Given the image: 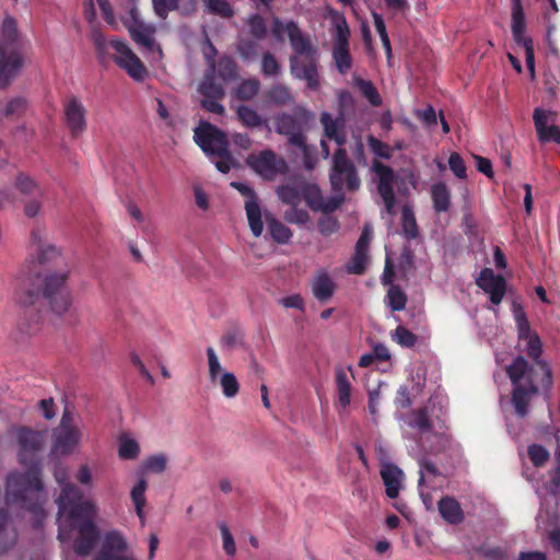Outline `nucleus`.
Masks as SVG:
<instances>
[{"instance_id":"nucleus-1","label":"nucleus","mask_w":560,"mask_h":560,"mask_svg":"<svg viewBox=\"0 0 560 560\" xmlns=\"http://www.w3.org/2000/svg\"><path fill=\"white\" fill-rule=\"evenodd\" d=\"M512 313L517 328L518 350L534 361L528 362L518 355L508 368L509 377L513 384L512 404L518 417L528 412L532 398L542 389L549 393L552 386V374L549 364L540 359L542 343L535 330L530 328L523 306L514 301Z\"/></svg>"},{"instance_id":"nucleus-2","label":"nucleus","mask_w":560,"mask_h":560,"mask_svg":"<svg viewBox=\"0 0 560 560\" xmlns=\"http://www.w3.org/2000/svg\"><path fill=\"white\" fill-rule=\"evenodd\" d=\"M54 475L61 486L57 499L58 539L66 544L74 532L72 548L77 555L85 557L91 553L98 539V529L94 522L98 508L93 500L84 498L82 491L69 482L66 468L56 467Z\"/></svg>"},{"instance_id":"nucleus-3","label":"nucleus","mask_w":560,"mask_h":560,"mask_svg":"<svg viewBox=\"0 0 560 560\" xmlns=\"http://www.w3.org/2000/svg\"><path fill=\"white\" fill-rule=\"evenodd\" d=\"M20 445L19 459L22 464L30 463L23 474L12 472L7 480V500L9 504L20 503L21 508L30 510L36 517H44L43 505L46 493L40 480V469L35 460L36 454L45 444L46 431H35L21 427L15 430Z\"/></svg>"},{"instance_id":"nucleus-4","label":"nucleus","mask_w":560,"mask_h":560,"mask_svg":"<svg viewBox=\"0 0 560 560\" xmlns=\"http://www.w3.org/2000/svg\"><path fill=\"white\" fill-rule=\"evenodd\" d=\"M194 139L221 173L225 174L236 165L229 152L225 135L218 128L210 124L200 125L195 129Z\"/></svg>"},{"instance_id":"nucleus-5","label":"nucleus","mask_w":560,"mask_h":560,"mask_svg":"<svg viewBox=\"0 0 560 560\" xmlns=\"http://www.w3.org/2000/svg\"><path fill=\"white\" fill-rule=\"evenodd\" d=\"M127 4L128 10L120 15V20L129 36L145 52L151 54L154 60H160L163 54L154 38L156 26L141 18L136 0H127Z\"/></svg>"},{"instance_id":"nucleus-6","label":"nucleus","mask_w":560,"mask_h":560,"mask_svg":"<svg viewBox=\"0 0 560 560\" xmlns=\"http://www.w3.org/2000/svg\"><path fill=\"white\" fill-rule=\"evenodd\" d=\"M22 65L16 21L5 16L0 28V88L8 84Z\"/></svg>"},{"instance_id":"nucleus-7","label":"nucleus","mask_w":560,"mask_h":560,"mask_svg":"<svg viewBox=\"0 0 560 560\" xmlns=\"http://www.w3.org/2000/svg\"><path fill=\"white\" fill-rule=\"evenodd\" d=\"M69 271L51 272L46 275L43 282V295L47 300L49 310L57 316L70 312L73 296L67 287Z\"/></svg>"},{"instance_id":"nucleus-8","label":"nucleus","mask_w":560,"mask_h":560,"mask_svg":"<svg viewBox=\"0 0 560 560\" xmlns=\"http://www.w3.org/2000/svg\"><path fill=\"white\" fill-rule=\"evenodd\" d=\"M46 228L40 224H34L30 231L27 242V257L28 265H45L60 256V249L49 243L46 238Z\"/></svg>"},{"instance_id":"nucleus-9","label":"nucleus","mask_w":560,"mask_h":560,"mask_svg":"<svg viewBox=\"0 0 560 560\" xmlns=\"http://www.w3.org/2000/svg\"><path fill=\"white\" fill-rule=\"evenodd\" d=\"M332 37L331 54L335 66L341 74H346L352 67V57L349 47L350 28L342 15L334 18Z\"/></svg>"},{"instance_id":"nucleus-10","label":"nucleus","mask_w":560,"mask_h":560,"mask_svg":"<svg viewBox=\"0 0 560 560\" xmlns=\"http://www.w3.org/2000/svg\"><path fill=\"white\" fill-rule=\"evenodd\" d=\"M330 183L336 191L343 189L355 190L360 186L355 167L341 148H338L334 154Z\"/></svg>"},{"instance_id":"nucleus-11","label":"nucleus","mask_w":560,"mask_h":560,"mask_svg":"<svg viewBox=\"0 0 560 560\" xmlns=\"http://www.w3.org/2000/svg\"><path fill=\"white\" fill-rule=\"evenodd\" d=\"M277 195L284 203L295 207L304 198L308 206L315 210L322 207V197L316 185L306 184L303 180H295L278 187Z\"/></svg>"},{"instance_id":"nucleus-12","label":"nucleus","mask_w":560,"mask_h":560,"mask_svg":"<svg viewBox=\"0 0 560 560\" xmlns=\"http://www.w3.org/2000/svg\"><path fill=\"white\" fill-rule=\"evenodd\" d=\"M108 45L115 51L113 55L115 62L124 69L130 78L138 82L145 80L148 70L139 57L131 50L127 42L113 38Z\"/></svg>"},{"instance_id":"nucleus-13","label":"nucleus","mask_w":560,"mask_h":560,"mask_svg":"<svg viewBox=\"0 0 560 560\" xmlns=\"http://www.w3.org/2000/svg\"><path fill=\"white\" fill-rule=\"evenodd\" d=\"M247 164L255 173L267 180L275 179L288 170L287 162L270 150L248 155Z\"/></svg>"},{"instance_id":"nucleus-14","label":"nucleus","mask_w":560,"mask_h":560,"mask_svg":"<svg viewBox=\"0 0 560 560\" xmlns=\"http://www.w3.org/2000/svg\"><path fill=\"white\" fill-rule=\"evenodd\" d=\"M81 439V429L73 424L71 413L65 411L59 427L55 430L54 452L63 455L70 454L79 446Z\"/></svg>"},{"instance_id":"nucleus-15","label":"nucleus","mask_w":560,"mask_h":560,"mask_svg":"<svg viewBox=\"0 0 560 560\" xmlns=\"http://www.w3.org/2000/svg\"><path fill=\"white\" fill-rule=\"evenodd\" d=\"M290 72L293 78L303 80L311 90L319 88L318 52L308 56H292Z\"/></svg>"},{"instance_id":"nucleus-16","label":"nucleus","mask_w":560,"mask_h":560,"mask_svg":"<svg viewBox=\"0 0 560 560\" xmlns=\"http://www.w3.org/2000/svg\"><path fill=\"white\" fill-rule=\"evenodd\" d=\"M372 171L375 173V180L377 183V190L382 197L386 213L393 217L396 212V199L394 194V172L390 167L382 164L381 162H374Z\"/></svg>"},{"instance_id":"nucleus-17","label":"nucleus","mask_w":560,"mask_h":560,"mask_svg":"<svg viewBox=\"0 0 560 560\" xmlns=\"http://www.w3.org/2000/svg\"><path fill=\"white\" fill-rule=\"evenodd\" d=\"M231 186L246 198L245 210L250 231L254 236H260L264 231L262 213L254 189L249 185L241 182H233Z\"/></svg>"},{"instance_id":"nucleus-18","label":"nucleus","mask_w":560,"mask_h":560,"mask_svg":"<svg viewBox=\"0 0 560 560\" xmlns=\"http://www.w3.org/2000/svg\"><path fill=\"white\" fill-rule=\"evenodd\" d=\"M128 544L119 530H108L103 537L101 550L93 560H136L126 552Z\"/></svg>"},{"instance_id":"nucleus-19","label":"nucleus","mask_w":560,"mask_h":560,"mask_svg":"<svg viewBox=\"0 0 560 560\" xmlns=\"http://www.w3.org/2000/svg\"><path fill=\"white\" fill-rule=\"evenodd\" d=\"M86 108L79 97L71 96L65 102V124L73 138L80 137L86 130Z\"/></svg>"},{"instance_id":"nucleus-20","label":"nucleus","mask_w":560,"mask_h":560,"mask_svg":"<svg viewBox=\"0 0 560 560\" xmlns=\"http://www.w3.org/2000/svg\"><path fill=\"white\" fill-rule=\"evenodd\" d=\"M276 130L289 137V142L302 150L305 160V166L312 168L313 165L310 162V155L313 151L306 142L303 133L299 130V126L295 119L288 114H281L276 118Z\"/></svg>"},{"instance_id":"nucleus-21","label":"nucleus","mask_w":560,"mask_h":560,"mask_svg":"<svg viewBox=\"0 0 560 560\" xmlns=\"http://www.w3.org/2000/svg\"><path fill=\"white\" fill-rule=\"evenodd\" d=\"M281 28L287 33L291 47L294 51L293 56H308L317 54V48L311 43L310 38L302 34L301 30L294 22H288L282 25L279 20L275 21L273 33H280Z\"/></svg>"},{"instance_id":"nucleus-22","label":"nucleus","mask_w":560,"mask_h":560,"mask_svg":"<svg viewBox=\"0 0 560 560\" xmlns=\"http://www.w3.org/2000/svg\"><path fill=\"white\" fill-rule=\"evenodd\" d=\"M476 282L490 296L493 305L501 303L506 289V281L503 277L495 275L490 268H485L480 271Z\"/></svg>"},{"instance_id":"nucleus-23","label":"nucleus","mask_w":560,"mask_h":560,"mask_svg":"<svg viewBox=\"0 0 560 560\" xmlns=\"http://www.w3.org/2000/svg\"><path fill=\"white\" fill-rule=\"evenodd\" d=\"M421 450H411L413 456L417 458V462L419 464V481H418V488H419V494L428 510L432 508V499L429 493L424 491V486L427 480L430 479V477H435L439 475L438 468L427 460L423 454H421V451L427 452L428 448L421 443L419 445ZM432 447L429 448V452H434Z\"/></svg>"},{"instance_id":"nucleus-24","label":"nucleus","mask_w":560,"mask_h":560,"mask_svg":"<svg viewBox=\"0 0 560 560\" xmlns=\"http://www.w3.org/2000/svg\"><path fill=\"white\" fill-rule=\"evenodd\" d=\"M199 92L207 97L201 102L207 110L219 115L224 113V107L217 102L218 98L223 97L224 90L221 84L214 81L212 74L205 75L203 81L199 85Z\"/></svg>"},{"instance_id":"nucleus-25","label":"nucleus","mask_w":560,"mask_h":560,"mask_svg":"<svg viewBox=\"0 0 560 560\" xmlns=\"http://www.w3.org/2000/svg\"><path fill=\"white\" fill-rule=\"evenodd\" d=\"M381 476L385 485L386 494L390 499L399 495L405 480L404 471L392 463H382Z\"/></svg>"},{"instance_id":"nucleus-26","label":"nucleus","mask_w":560,"mask_h":560,"mask_svg":"<svg viewBox=\"0 0 560 560\" xmlns=\"http://www.w3.org/2000/svg\"><path fill=\"white\" fill-rule=\"evenodd\" d=\"M311 290L317 301L326 303L332 298L336 283L327 270L320 269L316 271L311 281Z\"/></svg>"},{"instance_id":"nucleus-27","label":"nucleus","mask_w":560,"mask_h":560,"mask_svg":"<svg viewBox=\"0 0 560 560\" xmlns=\"http://www.w3.org/2000/svg\"><path fill=\"white\" fill-rule=\"evenodd\" d=\"M337 388V406L346 410L351 404L352 384L350 377L343 369H337L335 372Z\"/></svg>"},{"instance_id":"nucleus-28","label":"nucleus","mask_w":560,"mask_h":560,"mask_svg":"<svg viewBox=\"0 0 560 560\" xmlns=\"http://www.w3.org/2000/svg\"><path fill=\"white\" fill-rule=\"evenodd\" d=\"M406 423L410 428L419 431V433L421 434V436H420L421 441L424 439L425 440L433 439V440H436L439 443L444 441V438L442 435H435V434L430 433V423H429V416H428L427 408L419 410L417 412H412L408 417Z\"/></svg>"},{"instance_id":"nucleus-29","label":"nucleus","mask_w":560,"mask_h":560,"mask_svg":"<svg viewBox=\"0 0 560 560\" xmlns=\"http://www.w3.org/2000/svg\"><path fill=\"white\" fill-rule=\"evenodd\" d=\"M320 122L324 127L325 137L334 140L340 148L346 142V135L342 130L343 119H334L330 114L324 112L320 115Z\"/></svg>"},{"instance_id":"nucleus-30","label":"nucleus","mask_w":560,"mask_h":560,"mask_svg":"<svg viewBox=\"0 0 560 560\" xmlns=\"http://www.w3.org/2000/svg\"><path fill=\"white\" fill-rule=\"evenodd\" d=\"M512 35L516 44L532 40L525 34V19L521 0H512Z\"/></svg>"},{"instance_id":"nucleus-31","label":"nucleus","mask_w":560,"mask_h":560,"mask_svg":"<svg viewBox=\"0 0 560 560\" xmlns=\"http://www.w3.org/2000/svg\"><path fill=\"white\" fill-rule=\"evenodd\" d=\"M38 299L39 292L28 285L27 279H16V287L14 289V301L16 304L22 307H28L34 305Z\"/></svg>"},{"instance_id":"nucleus-32","label":"nucleus","mask_w":560,"mask_h":560,"mask_svg":"<svg viewBox=\"0 0 560 560\" xmlns=\"http://www.w3.org/2000/svg\"><path fill=\"white\" fill-rule=\"evenodd\" d=\"M237 78V66L230 57H222L215 63L214 81L223 86Z\"/></svg>"},{"instance_id":"nucleus-33","label":"nucleus","mask_w":560,"mask_h":560,"mask_svg":"<svg viewBox=\"0 0 560 560\" xmlns=\"http://www.w3.org/2000/svg\"><path fill=\"white\" fill-rule=\"evenodd\" d=\"M441 516L451 524H458L463 521L464 514L459 503L450 497L443 498L439 502Z\"/></svg>"},{"instance_id":"nucleus-34","label":"nucleus","mask_w":560,"mask_h":560,"mask_svg":"<svg viewBox=\"0 0 560 560\" xmlns=\"http://www.w3.org/2000/svg\"><path fill=\"white\" fill-rule=\"evenodd\" d=\"M431 198L436 212H446L451 205V192L446 184L438 182L431 186Z\"/></svg>"},{"instance_id":"nucleus-35","label":"nucleus","mask_w":560,"mask_h":560,"mask_svg":"<svg viewBox=\"0 0 560 560\" xmlns=\"http://www.w3.org/2000/svg\"><path fill=\"white\" fill-rule=\"evenodd\" d=\"M148 489V482L144 478H140L138 482L132 487L130 491V498L135 505L136 513L141 521V524H144L145 515H144V506L147 504L145 491Z\"/></svg>"},{"instance_id":"nucleus-36","label":"nucleus","mask_w":560,"mask_h":560,"mask_svg":"<svg viewBox=\"0 0 560 560\" xmlns=\"http://www.w3.org/2000/svg\"><path fill=\"white\" fill-rule=\"evenodd\" d=\"M16 530L10 525L8 515L0 511V555L8 551L16 541Z\"/></svg>"},{"instance_id":"nucleus-37","label":"nucleus","mask_w":560,"mask_h":560,"mask_svg":"<svg viewBox=\"0 0 560 560\" xmlns=\"http://www.w3.org/2000/svg\"><path fill=\"white\" fill-rule=\"evenodd\" d=\"M211 384L213 386H219L223 397L226 399L235 398L241 389V384L236 375L231 371L228 374H223Z\"/></svg>"},{"instance_id":"nucleus-38","label":"nucleus","mask_w":560,"mask_h":560,"mask_svg":"<svg viewBox=\"0 0 560 560\" xmlns=\"http://www.w3.org/2000/svg\"><path fill=\"white\" fill-rule=\"evenodd\" d=\"M265 221L268 232L276 242L287 244L291 240L292 232L290 229L273 218L270 213H265Z\"/></svg>"},{"instance_id":"nucleus-39","label":"nucleus","mask_w":560,"mask_h":560,"mask_svg":"<svg viewBox=\"0 0 560 560\" xmlns=\"http://www.w3.org/2000/svg\"><path fill=\"white\" fill-rule=\"evenodd\" d=\"M206 353L208 364V377L210 383L214 382L223 374H228L230 372L223 368L217 351L212 347L207 348Z\"/></svg>"},{"instance_id":"nucleus-40","label":"nucleus","mask_w":560,"mask_h":560,"mask_svg":"<svg viewBox=\"0 0 560 560\" xmlns=\"http://www.w3.org/2000/svg\"><path fill=\"white\" fill-rule=\"evenodd\" d=\"M140 454L139 443L131 436L124 434L118 441V455L122 459H135Z\"/></svg>"},{"instance_id":"nucleus-41","label":"nucleus","mask_w":560,"mask_h":560,"mask_svg":"<svg viewBox=\"0 0 560 560\" xmlns=\"http://www.w3.org/2000/svg\"><path fill=\"white\" fill-rule=\"evenodd\" d=\"M236 114L242 124L248 128H255L266 124V120H264L261 116L249 106H238Z\"/></svg>"},{"instance_id":"nucleus-42","label":"nucleus","mask_w":560,"mask_h":560,"mask_svg":"<svg viewBox=\"0 0 560 560\" xmlns=\"http://www.w3.org/2000/svg\"><path fill=\"white\" fill-rule=\"evenodd\" d=\"M556 113L550 110H544L540 108H536L534 112V122L538 133L539 139L546 138V130L550 126L551 122H555Z\"/></svg>"},{"instance_id":"nucleus-43","label":"nucleus","mask_w":560,"mask_h":560,"mask_svg":"<svg viewBox=\"0 0 560 560\" xmlns=\"http://www.w3.org/2000/svg\"><path fill=\"white\" fill-rule=\"evenodd\" d=\"M167 456L163 453L153 454L143 462V469L151 474H162L167 467Z\"/></svg>"},{"instance_id":"nucleus-44","label":"nucleus","mask_w":560,"mask_h":560,"mask_svg":"<svg viewBox=\"0 0 560 560\" xmlns=\"http://www.w3.org/2000/svg\"><path fill=\"white\" fill-rule=\"evenodd\" d=\"M207 11L221 18H231L234 10L228 0H203Z\"/></svg>"},{"instance_id":"nucleus-45","label":"nucleus","mask_w":560,"mask_h":560,"mask_svg":"<svg viewBox=\"0 0 560 560\" xmlns=\"http://www.w3.org/2000/svg\"><path fill=\"white\" fill-rule=\"evenodd\" d=\"M260 83L256 79H247L238 84L235 90V96L242 101L252 100L259 90Z\"/></svg>"},{"instance_id":"nucleus-46","label":"nucleus","mask_w":560,"mask_h":560,"mask_svg":"<svg viewBox=\"0 0 560 560\" xmlns=\"http://www.w3.org/2000/svg\"><path fill=\"white\" fill-rule=\"evenodd\" d=\"M402 220V230L408 238H415L418 235V228L416 223V218L413 215L412 210L405 206L401 212Z\"/></svg>"},{"instance_id":"nucleus-47","label":"nucleus","mask_w":560,"mask_h":560,"mask_svg":"<svg viewBox=\"0 0 560 560\" xmlns=\"http://www.w3.org/2000/svg\"><path fill=\"white\" fill-rule=\"evenodd\" d=\"M268 98L278 105H285L293 102L290 90L281 84H277L269 90Z\"/></svg>"},{"instance_id":"nucleus-48","label":"nucleus","mask_w":560,"mask_h":560,"mask_svg":"<svg viewBox=\"0 0 560 560\" xmlns=\"http://www.w3.org/2000/svg\"><path fill=\"white\" fill-rule=\"evenodd\" d=\"M392 339L405 348H411L416 345L417 336L406 327L399 325L393 332Z\"/></svg>"},{"instance_id":"nucleus-49","label":"nucleus","mask_w":560,"mask_h":560,"mask_svg":"<svg viewBox=\"0 0 560 560\" xmlns=\"http://www.w3.org/2000/svg\"><path fill=\"white\" fill-rule=\"evenodd\" d=\"M355 84L373 106L381 105L382 98L375 86L370 81L357 79Z\"/></svg>"},{"instance_id":"nucleus-50","label":"nucleus","mask_w":560,"mask_h":560,"mask_svg":"<svg viewBox=\"0 0 560 560\" xmlns=\"http://www.w3.org/2000/svg\"><path fill=\"white\" fill-rule=\"evenodd\" d=\"M388 306L393 311H402L406 306V294L398 287H390L387 292Z\"/></svg>"},{"instance_id":"nucleus-51","label":"nucleus","mask_w":560,"mask_h":560,"mask_svg":"<svg viewBox=\"0 0 560 560\" xmlns=\"http://www.w3.org/2000/svg\"><path fill=\"white\" fill-rule=\"evenodd\" d=\"M527 454H528L530 462L536 467L544 466L550 457L549 452L544 446L538 445V444L529 445L528 450H527Z\"/></svg>"},{"instance_id":"nucleus-52","label":"nucleus","mask_w":560,"mask_h":560,"mask_svg":"<svg viewBox=\"0 0 560 560\" xmlns=\"http://www.w3.org/2000/svg\"><path fill=\"white\" fill-rule=\"evenodd\" d=\"M14 187L22 194V195H33L38 191V185L37 183L32 179L30 176L25 174H19V176L15 178Z\"/></svg>"},{"instance_id":"nucleus-53","label":"nucleus","mask_w":560,"mask_h":560,"mask_svg":"<svg viewBox=\"0 0 560 560\" xmlns=\"http://www.w3.org/2000/svg\"><path fill=\"white\" fill-rule=\"evenodd\" d=\"M179 0H152L154 13L162 20L166 19L168 12L176 10ZM194 4V0H189Z\"/></svg>"},{"instance_id":"nucleus-54","label":"nucleus","mask_w":560,"mask_h":560,"mask_svg":"<svg viewBox=\"0 0 560 560\" xmlns=\"http://www.w3.org/2000/svg\"><path fill=\"white\" fill-rule=\"evenodd\" d=\"M382 387L383 384L380 383L376 388H370L369 394V412L372 416L374 422H376L378 417V407L382 399Z\"/></svg>"},{"instance_id":"nucleus-55","label":"nucleus","mask_w":560,"mask_h":560,"mask_svg":"<svg viewBox=\"0 0 560 560\" xmlns=\"http://www.w3.org/2000/svg\"><path fill=\"white\" fill-rule=\"evenodd\" d=\"M369 257L364 253L354 252L353 257L348 262L346 269L349 273L361 275L364 272Z\"/></svg>"},{"instance_id":"nucleus-56","label":"nucleus","mask_w":560,"mask_h":560,"mask_svg":"<svg viewBox=\"0 0 560 560\" xmlns=\"http://www.w3.org/2000/svg\"><path fill=\"white\" fill-rule=\"evenodd\" d=\"M247 24H248L250 34L255 38L261 39L266 36V34H267L266 23H265V20L260 15H258V14L250 15L247 19Z\"/></svg>"},{"instance_id":"nucleus-57","label":"nucleus","mask_w":560,"mask_h":560,"mask_svg":"<svg viewBox=\"0 0 560 560\" xmlns=\"http://www.w3.org/2000/svg\"><path fill=\"white\" fill-rule=\"evenodd\" d=\"M170 101H171L170 97H166V98L158 97L155 100V102H156V113H158L159 117L167 126H174L175 125V119H174V115L171 113Z\"/></svg>"},{"instance_id":"nucleus-58","label":"nucleus","mask_w":560,"mask_h":560,"mask_svg":"<svg viewBox=\"0 0 560 560\" xmlns=\"http://www.w3.org/2000/svg\"><path fill=\"white\" fill-rule=\"evenodd\" d=\"M368 143H369L371 151L376 156H378L381 159H386V160L392 158L393 149L388 144L380 141L378 139H376L373 136L369 137Z\"/></svg>"},{"instance_id":"nucleus-59","label":"nucleus","mask_w":560,"mask_h":560,"mask_svg":"<svg viewBox=\"0 0 560 560\" xmlns=\"http://www.w3.org/2000/svg\"><path fill=\"white\" fill-rule=\"evenodd\" d=\"M218 527L221 532L223 549H224L225 553L229 556H234L236 552V546H235L234 538H233L226 523L219 522Z\"/></svg>"},{"instance_id":"nucleus-60","label":"nucleus","mask_w":560,"mask_h":560,"mask_svg":"<svg viewBox=\"0 0 560 560\" xmlns=\"http://www.w3.org/2000/svg\"><path fill=\"white\" fill-rule=\"evenodd\" d=\"M448 166L456 177H458L460 179L466 178V176H467L466 165L464 163V160L462 159V156L458 153H452L450 155Z\"/></svg>"},{"instance_id":"nucleus-61","label":"nucleus","mask_w":560,"mask_h":560,"mask_svg":"<svg viewBox=\"0 0 560 560\" xmlns=\"http://www.w3.org/2000/svg\"><path fill=\"white\" fill-rule=\"evenodd\" d=\"M96 3L98 4V8L104 16V20L106 23L112 26L113 28H118V22L116 20V16L114 14L113 8L108 0H96Z\"/></svg>"},{"instance_id":"nucleus-62","label":"nucleus","mask_w":560,"mask_h":560,"mask_svg":"<svg viewBox=\"0 0 560 560\" xmlns=\"http://www.w3.org/2000/svg\"><path fill=\"white\" fill-rule=\"evenodd\" d=\"M280 66L277 59L270 54L266 52L261 60V71L265 75H275L279 72Z\"/></svg>"},{"instance_id":"nucleus-63","label":"nucleus","mask_w":560,"mask_h":560,"mask_svg":"<svg viewBox=\"0 0 560 560\" xmlns=\"http://www.w3.org/2000/svg\"><path fill=\"white\" fill-rule=\"evenodd\" d=\"M339 229V223L336 219L331 217H324L318 222V231L324 236H329L337 232Z\"/></svg>"},{"instance_id":"nucleus-64","label":"nucleus","mask_w":560,"mask_h":560,"mask_svg":"<svg viewBox=\"0 0 560 560\" xmlns=\"http://www.w3.org/2000/svg\"><path fill=\"white\" fill-rule=\"evenodd\" d=\"M24 214L30 219H35L43 213V202L39 199L33 198L24 203Z\"/></svg>"}]
</instances>
